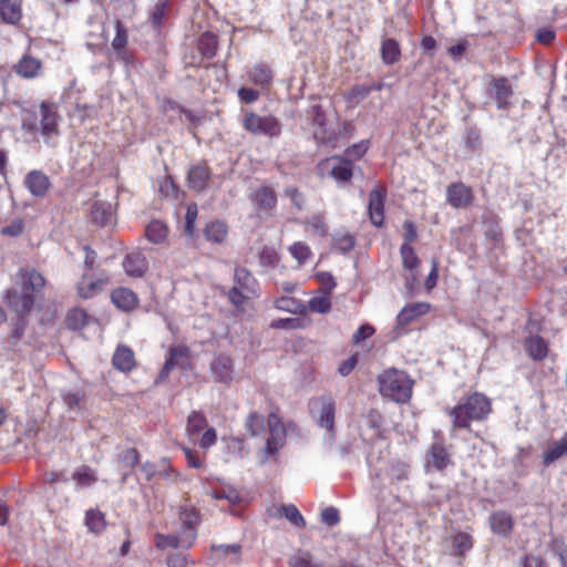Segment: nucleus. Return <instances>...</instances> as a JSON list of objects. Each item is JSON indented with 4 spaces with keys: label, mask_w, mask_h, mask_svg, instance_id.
Returning <instances> with one entry per match:
<instances>
[{
    "label": "nucleus",
    "mask_w": 567,
    "mask_h": 567,
    "mask_svg": "<svg viewBox=\"0 0 567 567\" xmlns=\"http://www.w3.org/2000/svg\"><path fill=\"white\" fill-rule=\"evenodd\" d=\"M266 426L268 429V437L264 453L266 458H268L282 449L286 441V429L280 417L271 413L268 415L267 420H265L262 415L252 412L247 416L245 422V427L252 437L261 435Z\"/></svg>",
    "instance_id": "1"
},
{
    "label": "nucleus",
    "mask_w": 567,
    "mask_h": 567,
    "mask_svg": "<svg viewBox=\"0 0 567 567\" xmlns=\"http://www.w3.org/2000/svg\"><path fill=\"white\" fill-rule=\"evenodd\" d=\"M58 105L53 102H42L38 112L22 122V130L27 133L40 134L48 145H53L60 135Z\"/></svg>",
    "instance_id": "2"
},
{
    "label": "nucleus",
    "mask_w": 567,
    "mask_h": 567,
    "mask_svg": "<svg viewBox=\"0 0 567 567\" xmlns=\"http://www.w3.org/2000/svg\"><path fill=\"white\" fill-rule=\"evenodd\" d=\"M492 412L491 400L483 393H472L450 411L453 426L468 429L472 422L485 420Z\"/></svg>",
    "instance_id": "3"
},
{
    "label": "nucleus",
    "mask_w": 567,
    "mask_h": 567,
    "mask_svg": "<svg viewBox=\"0 0 567 567\" xmlns=\"http://www.w3.org/2000/svg\"><path fill=\"white\" fill-rule=\"evenodd\" d=\"M379 390L384 398L405 403L412 395L413 381L404 372L390 369L379 375Z\"/></svg>",
    "instance_id": "4"
},
{
    "label": "nucleus",
    "mask_w": 567,
    "mask_h": 567,
    "mask_svg": "<svg viewBox=\"0 0 567 567\" xmlns=\"http://www.w3.org/2000/svg\"><path fill=\"white\" fill-rule=\"evenodd\" d=\"M257 287L258 282L252 274L244 267H237L234 274V286L229 290L228 298L234 306L240 307L246 300L256 296Z\"/></svg>",
    "instance_id": "5"
},
{
    "label": "nucleus",
    "mask_w": 567,
    "mask_h": 567,
    "mask_svg": "<svg viewBox=\"0 0 567 567\" xmlns=\"http://www.w3.org/2000/svg\"><path fill=\"white\" fill-rule=\"evenodd\" d=\"M243 127L254 135H265L277 137L281 133V122L274 115H259L255 112H248L241 120Z\"/></svg>",
    "instance_id": "6"
},
{
    "label": "nucleus",
    "mask_w": 567,
    "mask_h": 567,
    "mask_svg": "<svg viewBox=\"0 0 567 567\" xmlns=\"http://www.w3.org/2000/svg\"><path fill=\"white\" fill-rule=\"evenodd\" d=\"M313 417L320 427H323L331 437L334 435L336 404L331 398L322 396L311 403Z\"/></svg>",
    "instance_id": "7"
},
{
    "label": "nucleus",
    "mask_w": 567,
    "mask_h": 567,
    "mask_svg": "<svg viewBox=\"0 0 567 567\" xmlns=\"http://www.w3.org/2000/svg\"><path fill=\"white\" fill-rule=\"evenodd\" d=\"M446 200L453 208H466L472 205L474 194L472 188L464 183H452L446 189Z\"/></svg>",
    "instance_id": "8"
},
{
    "label": "nucleus",
    "mask_w": 567,
    "mask_h": 567,
    "mask_svg": "<svg viewBox=\"0 0 567 567\" xmlns=\"http://www.w3.org/2000/svg\"><path fill=\"white\" fill-rule=\"evenodd\" d=\"M209 369L215 382L228 385L234 379L233 360L227 354L216 355L212 360Z\"/></svg>",
    "instance_id": "9"
},
{
    "label": "nucleus",
    "mask_w": 567,
    "mask_h": 567,
    "mask_svg": "<svg viewBox=\"0 0 567 567\" xmlns=\"http://www.w3.org/2000/svg\"><path fill=\"white\" fill-rule=\"evenodd\" d=\"M188 365V351L185 347H174L169 349L168 357L158 374V381H164L168 378L171 371L175 367L186 369Z\"/></svg>",
    "instance_id": "10"
},
{
    "label": "nucleus",
    "mask_w": 567,
    "mask_h": 567,
    "mask_svg": "<svg viewBox=\"0 0 567 567\" xmlns=\"http://www.w3.org/2000/svg\"><path fill=\"white\" fill-rule=\"evenodd\" d=\"M17 277L18 282L21 286V290L24 292H31L34 297L45 285L43 276L31 268H21L18 271Z\"/></svg>",
    "instance_id": "11"
},
{
    "label": "nucleus",
    "mask_w": 567,
    "mask_h": 567,
    "mask_svg": "<svg viewBox=\"0 0 567 567\" xmlns=\"http://www.w3.org/2000/svg\"><path fill=\"white\" fill-rule=\"evenodd\" d=\"M312 124L315 138L322 143H333L337 140L336 132L326 125V116L320 105L312 106Z\"/></svg>",
    "instance_id": "12"
},
{
    "label": "nucleus",
    "mask_w": 567,
    "mask_h": 567,
    "mask_svg": "<svg viewBox=\"0 0 567 567\" xmlns=\"http://www.w3.org/2000/svg\"><path fill=\"white\" fill-rule=\"evenodd\" d=\"M488 93L496 101V106L499 110L506 109L509 105V99L513 95V89L505 78L493 79L488 86Z\"/></svg>",
    "instance_id": "13"
},
{
    "label": "nucleus",
    "mask_w": 567,
    "mask_h": 567,
    "mask_svg": "<svg viewBox=\"0 0 567 567\" xmlns=\"http://www.w3.org/2000/svg\"><path fill=\"white\" fill-rule=\"evenodd\" d=\"M8 306L20 317L27 315L32 309L35 298L31 292L17 290L8 291L7 296Z\"/></svg>",
    "instance_id": "14"
},
{
    "label": "nucleus",
    "mask_w": 567,
    "mask_h": 567,
    "mask_svg": "<svg viewBox=\"0 0 567 567\" xmlns=\"http://www.w3.org/2000/svg\"><path fill=\"white\" fill-rule=\"evenodd\" d=\"M488 523L493 534L502 537H508L514 528V518L505 511L493 512Z\"/></svg>",
    "instance_id": "15"
},
{
    "label": "nucleus",
    "mask_w": 567,
    "mask_h": 567,
    "mask_svg": "<svg viewBox=\"0 0 567 567\" xmlns=\"http://www.w3.org/2000/svg\"><path fill=\"white\" fill-rule=\"evenodd\" d=\"M179 519L183 524V537L187 538V546H190L196 538V525L199 522L198 513L193 507H181Z\"/></svg>",
    "instance_id": "16"
},
{
    "label": "nucleus",
    "mask_w": 567,
    "mask_h": 567,
    "mask_svg": "<svg viewBox=\"0 0 567 567\" xmlns=\"http://www.w3.org/2000/svg\"><path fill=\"white\" fill-rule=\"evenodd\" d=\"M122 266L126 275L135 278H141L148 269V262L140 251L127 254Z\"/></svg>",
    "instance_id": "17"
},
{
    "label": "nucleus",
    "mask_w": 567,
    "mask_h": 567,
    "mask_svg": "<svg viewBox=\"0 0 567 567\" xmlns=\"http://www.w3.org/2000/svg\"><path fill=\"white\" fill-rule=\"evenodd\" d=\"M106 284L107 276L93 278L84 274L82 279L78 284V292L81 298L89 299L101 292Z\"/></svg>",
    "instance_id": "18"
},
{
    "label": "nucleus",
    "mask_w": 567,
    "mask_h": 567,
    "mask_svg": "<svg viewBox=\"0 0 567 567\" xmlns=\"http://www.w3.org/2000/svg\"><path fill=\"white\" fill-rule=\"evenodd\" d=\"M368 210L372 224L380 227L384 220V195L380 189L374 188L371 190Z\"/></svg>",
    "instance_id": "19"
},
{
    "label": "nucleus",
    "mask_w": 567,
    "mask_h": 567,
    "mask_svg": "<svg viewBox=\"0 0 567 567\" xmlns=\"http://www.w3.org/2000/svg\"><path fill=\"white\" fill-rule=\"evenodd\" d=\"M113 305L122 311H131L136 308L138 298L136 293L124 287L116 288L111 293Z\"/></svg>",
    "instance_id": "20"
},
{
    "label": "nucleus",
    "mask_w": 567,
    "mask_h": 567,
    "mask_svg": "<svg viewBox=\"0 0 567 567\" xmlns=\"http://www.w3.org/2000/svg\"><path fill=\"white\" fill-rule=\"evenodd\" d=\"M370 465L372 467V472H374V474L377 476L382 475L381 468H378L375 465L372 464V462H370ZM409 473H410V466L408 463H405L403 461H393L388 465L383 475L386 476L390 480V482H394V481L399 482V481L408 480Z\"/></svg>",
    "instance_id": "21"
},
{
    "label": "nucleus",
    "mask_w": 567,
    "mask_h": 567,
    "mask_svg": "<svg viewBox=\"0 0 567 567\" xmlns=\"http://www.w3.org/2000/svg\"><path fill=\"white\" fill-rule=\"evenodd\" d=\"M24 186L35 197H43L50 186L47 175L39 171L30 172L24 178Z\"/></svg>",
    "instance_id": "22"
},
{
    "label": "nucleus",
    "mask_w": 567,
    "mask_h": 567,
    "mask_svg": "<svg viewBox=\"0 0 567 567\" xmlns=\"http://www.w3.org/2000/svg\"><path fill=\"white\" fill-rule=\"evenodd\" d=\"M247 80L261 89H267L271 84L272 72L268 65L258 63L247 72Z\"/></svg>",
    "instance_id": "23"
},
{
    "label": "nucleus",
    "mask_w": 567,
    "mask_h": 567,
    "mask_svg": "<svg viewBox=\"0 0 567 567\" xmlns=\"http://www.w3.org/2000/svg\"><path fill=\"white\" fill-rule=\"evenodd\" d=\"M252 202L259 210L269 213L276 207L277 196L272 188L264 186L254 193Z\"/></svg>",
    "instance_id": "24"
},
{
    "label": "nucleus",
    "mask_w": 567,
    "mask_h": 567,
    "mask_svg": "<svg viewBox=\"0 0 567 567\" xmlns=\"http://www.w3.org/2000/svg\"><path fill=\"white\" fill-rule=\"evenodd\" d=\"M115 369L128 372L135 367L134 352L126 346H118L112 359Z\"/></svg>",
    "instance_id": "25"
},
{
    "label": "nucleus",
    "mask_w": 567,
    "mask_h": 567,
    "mask_svg": "<svg viewBox=\"0 0 567 567\" xmlns=\"http://www.w3.org/2000/svg\"><path fill=\"white\" fill-rule=\"evenodd\" d=\"M210 173L206 165H196L188 171V186L197 192H202L207 187Z\"/></svg>",
    "instance_id": "26"
},
{
    "label": "nucleus",
    "mask_w": 567,
    "mask_h": 567,
    "mask_svg": "<svg viewBox=\"0 0 567 567\" xmlns=\"http://www.w3.org/2000/svg\"><path fill=\"white\" fill-rule=\"evenodd\" d=\"M430 310V305L426 302H415L405 306L398 315L396 321L399 326H408L415 318L425 315Z\"/></svg>",
    "instance_id": "27"
},
{
    "label": "nucleus",
    "mask_w": 567,
    "mask_h": 567,
    "mask_svg": "<svg viewBox=\"0 0 567 567\" xmlns=\"http://www.w3.org/2000/svg\"><path fill=\"white\" fill-rule=\"evenodd\" d=\"M564 456H567V435L561 437L559 441L553 442L543 452V463L545 466H549Z\"/></svg>",
    "instance_id": "28"
},
{
    "label": "nucleus",
    "mask_w": 567,
    "mask_h": 567,
    "mask_svg": "<svg viewBox=\"0 0 567 567\" xmlns=\"http://www.w3.org/2000/svg\"><path fill=\"white\" fill-rule=\"evenodd\" d=\"M450 463L449 454L441 444H433L426 456V465L435 470H443Z\"/></svg>",
    "instance_id": "29"
},
{
    "label": "nucleus",
    "mask_w": 567,
    "mask_h": 567,
    "mask_svg": "<svg viewBox=\"0 0 567 567\" xmlns=\"http://www.w3.org/2000/svg\"><path fill=\"white\" fill-rule=\"evenodd\" d=\"M40 70V60L30 55H23L22 59L16 65V72L25 79L35 78L39 74Z\"/></svg>",
    "instance_id": "30"
},
{
    "label": "nucleus",
    "mask_w": 567,
    "mask_h": 567,
    "mask_svg": "<svg viewBox=\"0 0 567 567\" xmlns=\"http://www.w3.org/2000/svg\"><path fill=\"white\" fill-rule=\"evenodd\" d=\"M72 480L78 488H83L92 486L97 481V476L93 468L81 465L74 470Z\"/></svg>",
    "instance_id": "31"
},
{
    "label": "nucleus",
    "mask_w": 567,
    "mask_h": 567,
    "mask_svg": "<svg viewBox=\"0 0 567 567\" xmlns=\"http://www.w3.org/2000/svg\"><path fill=\"white\" fill-rule=\"evenodd\" d=\"M112 206L106 202H96L91 209L92 220L99 225L104 226L112 221Z\"/></svg>",
    "instance_id": "32"
},
{
    "label": "nucleus",
    "mask_w": 567,
    "mask_h": 567,
    "mask_svg": "<svg viewBox=\"0 0 567 567\" xmlns=\"http://www.w3.org/2000/svg\"><path fill=\"white\" fill-rule=\"evenodd\" d=\"M381 58L384 64L392 65L400 60L401 50L398 41L385 39L381 44Z\"/></svg>",
    "instance_id": "33"
},
{
    "label": "nucleus",
    "mask_w": 567,
    "mask_h": 567,
    "mask_svg": "<svg viewBox=\"0 0 567 567\" xmlns=\"http://www.w3.org/2000/svg\"><path fill=\"white\" fill-rule=\"evenodd\" d=\"M21 8L11 0H0V17L3 22L16 24L21 19Z\"/></svg>",
    "instance_id": "34"
},
{
    "label": "nucleus",
    "mask_w": 567,
    "mask_h": 567,
    "mask_svg": "<svg viewBox=\"0 0 567 567\" xmlns=\"http://www.w3.org/2000/svg\"><path fill=\"white\" fill-rule=\"evenodd\" d=\"M337 162L331 168V176L341 183H347L352 177V163L348 158L337 157Z\"/></svg>",
    "instance_id": "35"
},
{
    "label": "nucleus",
    "mask_w": 567,
    "mask_h": 567,
    "mask_svg": "<svg viewBox=\"0 0 567 567\" xmlns=\"http://www.w3.org/2000/svg\"><path fill=\"white\" fill-rule=\"evenodd\" d=\"M204 236L207 240L220 244L227 236V226L225 223L215 220L206 225Z\"/></svg>",
    "instance_id": "36"
},
{
    "label": "nucleus",
    "mask_w": 567,
    "mask_h": 567,
    "mask_svg": "<svg viewBox=\"0 0 567 567\" xmlns=\"http://www.w3.org/2000/svg\"><path fill=\"white\" fill-rule=\"evenodd\" d=\"M525 346L528 354L535 360H542L547 354V344L539 336L529 337Z\"/></svg>",
    "instance_id": "37"
},
{
    "label": "nucleus",
    "mask_w": 567,
    "mask_h": 567,
    "mask_svg": "<svg viewBox=\"0 0 567 567\" xmlns=\"http://www.w3.org/2000/svg\"><path fill=\"white\" fill-rule=\"evenodd\" d=\"M155 544H156V547L159 549H165L167 547L177 548L179 546L188 547L187 538L183 537V534H181V535L157 534L155 537Z\"/></svg>",
    "instance_id": "38"
},
{
    "label": "nucleus",
    "mask_w": 567,
    "mask_h": 567,
    "mask_svg": "<svg viewBox=\"0 0 567 567\" xmlns=\"http://www.w3.org/2000/svg\"><path fill=\"white\" fill-rule=\"evenodd\" d=\"M145 234L150 241L161 244L167 236V227L159 220H153L146 227Z\"/></svg>",
    "instance_id": "39"
},
{
    "label": "nucleus",
    "mask_w": 567,
    "mask_h": 567,
    "mask_svg": "<svg viewBox=\"0 0 567 567\" xmlns=\"http://www.w3.org/2000/svg\"><path fill=\"white\" fill-rule=\"evenodd\" d=\"M278 513H279V516H284L287 520H289L296 527L302 528L306 526V520H305L303 516L301 515L299 509L292 504L281 505L278 508Z\"/></svg>",
    "instance_id": "40"
},
{
    "label": "nucleus",
    "mask_w": 567,
    "mask_h": 567,
    "mask_svg": "<svg viewBox=\"0 0 567 567\" xmlns=\"http://www.w3.org/2000/svg\"><path fill=\"white\" fill-rule=\"evenodd\" d=\"M290 567H323L315 560L313 556L307 550H299L289 558Z\"/></svg>",
    "instance_id": "41"
},
{
    "label": "nucleus",
    "mask_w": 567,
    "mask_h": 567,
    "mask_svg": "<svg viewBox=\"0 0 567 567\" xmlns=\"http://www.w3.org/2000/svg\"><path fill=\"white\" fill-rule=\"evenodd\" d=\"M275 307L279 310L290 312L293 315L302 313L306 307L296 298L284 296L275 301Z\"/></svg>",
    "instance_id": "42"
},
{
    "label": "nucleus",
    "mask_w": 567,
    "mask_h": 567,
    "mask_svg": "<svg viewBox=\"0 0 567 567\" xmlns=\"http://www.w3.org/2000/svg\"><path fill=\"white\" fill-rule=\"evenodd\" d=\"M198 49L206 58H213L217 51V37L210 32L204 33L198 41Z\"/></svg>",
    "instance_id": "43"
},
{
    "label": "nucleus",
    "mask_w": 567,
    "mask_h": 567,
    "mask_svg": "<svg viewBox=\"0 0 567 567\" xmlns=\"http://www.w3.org/2000/svg\"><path fill=\"white\" fill-rule=\"evenodd\" d=\"M85 525L92 533H100L105 527L104 515L100 511L90 509L85 514Z\"/></svg>",
    "instance_id": "44"
},
{
    "label": "nucleus",
    "mask_w": 567,
    "mask_h": 567,
    "mask_svg": "<svg viewBox=\"0 0 567 567\" xmlns=\"http://www.w3.org/2000/svg\"><path fill=\"white\" fill-rule=\"evenodd\" d=\"M473 546L472 537L465 533H458L452 537V554L463 555Z\"/></svg>",
    "instance_id": "45"
},
{
    "label": "nucleus",
    "mask_w": 567,
    "mask_h": 567,
    "mask_svg": "<svg viewBox=\"0 0 567 567\" xmlns=\"http://www.w3.org/2000/svg\"><path fill=\"white\" fill-rule=\"evenodd\" d=\"M310 311L317 313H327L331 309V299L328 292H323L321 296H317L311 298L308 301V307Z\"/></svg>",
    "instance_id": "46"
},
{
    "label": "nucleus",
    "mask_w": 567,
    "mask_h": 567,
    "mask_svg": "<svg viewBox=\"0 0 567 567\" xmlns=\"http://www.w3.org/2000/svg\"><path fill=\"white\" fill-rule=\"evenodd\" d=\"M400 252L403 266L406 269L413 270L419 266L420 260L411 245L404 243L400 248Z\"/></svg>",
    "instance_id": "47"
},
{
    "label": "nucleus",
    "mask_w": 567,
    "mask_h": 567,
    "mask_svg": "<svg viewBox=\"0 0 567 567\" xmlns=\"http://www.w3.org/2000/svg\"><path fill=\"white\" fill-rule=\"evenodd\" d=\"M86 322V313L81 309H73L66 316V326L71 330L82 328Z\"/></svg>",
    "instance_id": "48"
},
{
    "label": "nucleus",
    "mask_w": 567,
    "mask_h": 567,
    "mask_svg": "<svg viewBox=\"0 0 567 567\" xmlns=\"http://www.w3.org/2000/svg\"><path fill=\"white\" fill-rule=\"evenodd\" d=\"M126 44H127V31L121 21H116L115 37L112 41V48L116 52H120L125 49Z\"/></svg>",
    "instance_id": "49"
},
{
    "label": "nucleus",
    "mask_w": 567,
    "mask_h": 567,
    "mask_svg": "<svg viewBox=\"0 0 567 567\" xmlns=\"http://www.w3.org/2000/svg\"><path fill=\"white\" fill-rule=\"evenodd\" d=\"M289 252L299 264L306 262L311 256L310 248L301 241L292 244L289 247Z\"/></svg>",
    "instance_id": "50"
},
{
    "label": "nucleus",
    "mask_w": 567,
    "mask_h": 567,
    "mask_svg": "<svg viewBox=\"0 0 567 567\" xmlns=\"http://www.w3.org/2000/svg\"><path fill=\"white\" fill-rule=\"evenodd\" d=\"M205 417L198 412H192L187 417V432L188 434H197L205 425Z\"/></svg>",
    "instance_id": "51"
},
{
    "label": "nucleus",
    "mask_w": 567,
    "mask_h": 567,
    "mask_svg": "<svg viewBox=\"0 0 567 567\" xmlns=\"http://www.w3.org/2000/svg\"><path fill=\"white\" fill-rule=\"evenodd\" d=\"M307 229L320 237H323L328 230L324 219L319 215L312 216L307 221Z\"/></svg>",
    "instance_id": "52"
},
{
    "label": "nucleus",
    "mask_w": 567,
    "mask_h": 567,
    "mask_svg": "<svg viewBox=\"0 0 567 567\" xmlns=\"http://www.w3.org/2000/svg\"><path fill=\"white\" fill-rule=\"evenodd\" d=\"M197 206L196 204H192L187 207L186 215H185V227L184 231L188 236H193L194 228H195V221L197 219Z\"/></svg>",
    "instance_id": "53"
},
{
    "label": "nucleus",
    "mask_w": 567,
    "mask_h": 567,
    "mask_svg": "<svg viewBox=\"0 0 567 567\" xmlns=\"http://www.w3.org/2000/svg\"><path fill=\"white\" fill-rule=\"evenodd\" d=\"M279 261L278 255L274 248L264 247L259 254V262L261 266L275 267Z\"/></svg>",
    "instance_id": "54"
},
{
    "label": "nucleus",
    "mask_w": 567,
    "mask_h": 567,
    "mask_svg": "<svg viewBox=\"0 0 567 567\" xmlns=\"http://www.w3.org/2000/svg\"><path fill=\"white\" fill-rule=\"evenodd\" d=\"M354 238L349 234H343L334 238V246L342 252H348L354 247Z\"/></svg>",
    "instance_id": "55"
},
{
    "label": "nucleus",
    "mask_w": 567,
    "mask_h": 567,
    "mask_svg": "<svg viewBox=\"0 0 567 567\" xmlns=\"http://www.w3.org/2000/svg\"><path fill=\"white\" fill-rule=\"evenodd\" d=\"M321 520L327 526H336L340 522L339 511L336 507H327L321 512Z\"/></svg>",
    "instance_id": "56"
},
{
    "label": "nucleus",
    "mask_w": 567,
    "mask_h": 567,
    "mask_svg": "<svg viewBox=\"0 0 567 567\" xmlns=\"http://www.w3.org/2000/svg\"><path fill=\"white\" fill-rule=\"evenodd\" d=\"M369 148V141H361L352 146L348 147L346 155L349 158L359 159Z\"/></svg>",
    "instance_id": "57"
},
{
    "label": "nucleus",
    "mask_w": 567,
    "mask_h": 567,
    "mask_svg": "<svg viewBox=\"0 0 567 567\" xmlns=\"http://www.w3.org/2000/svg\"><path fill=\"white\" fill-rule=\"evenodd\" d=\"M285 195L290 198L291 204L298 209L301 210L305 205L303 195L296 187H287L285 189Z\"/></svg>",
    "instance_id": "58"
},
{
    "label": "nucleus",
    "mask_w": 567,
    "mask_h": 567,
    "mask_svg": "<svg viewBox=\"0 0 567 567\" xmlns=\"http://www.w3.org/2000/svg\"><path fill=\"white\" fill-rule=\"evenodd\" d=\"M157 475L169 482H174L178 477V473L173 467L166 465L165 458H163L158 464Z\"/></svg>",
    "instance_id": "59"
},
{
    "label": "nucleus",
    "mask_w": 567,
    "mask_h": 567,
    "mask_svg": "<svg viewBox=\"0 0 567 567\" xmlns=\"http://www.w3.org/2000/svg\"><path fill=\"white\" fill-rule=\"evenodd\" d=\"M64 403L68 405L70 410L81 406V402L83 400V395L80 392H64L62 394Z\"/></svg>",
    "instance_id": "60"
},
{
    "label": "nucleus",
    "mask_w": 567,
    "mask_h": 567,
    "mask_svg": "<svg viewBox=\"0 0 567 567\" xmlns=\"http://www.w3.org/2000/svg\"><path fill=\"white\" fill-rule=\"evenodd\" d=\"M238 97L241 102L251 104L259 99V92L250 87L243 86L238 90Z\"/></svg>",
    "instance_id": "61"
},
{
    "label": "nucleus",
    "mask_w": 567,
    "mask_h": 567,
    "mask_svg": "<svg viewBox=\"0 0 567 567\" xmlns=\"http://www.w3.org/2000/svg\"><path fill=\"white\" fill-rule=\"evenodd\" d=\"M23 231V223L20 219L13 220L10 225L1 229L3 236L18 237Z\"/></svg>",
    "instance_id": "62"
},
{
    "label": "nucleus",
    "mask_w": 567,
    "mask_h": 567,
    "mask_svg": "<svg viewBox=\"0 0 567 567\" xmlns=\"http://www.w3.org/2000/svg\"><path fill=\"white\" fill-rule=\"evenodd\" d=\"M520 567H549L547 563L539 556L526 555L522 561Z\"/></svg>",
    "instance_id": "63"
},
{
    "label": "nucleus",
    "mask_w": 567,
    "mask_h": 567,
    "mask_svg": "<svg viewBox=\"0 0 567 567\" xmlns=\"http://www.w3.org/2000/svg\"><path fill=\"white\" fill-rule=\"evenodd\" d=\"M553 550L559 557L560 566L567 567V546L561 542H555Z\"/></svg>",
    "instance_id": "64"
}]
</instances>
